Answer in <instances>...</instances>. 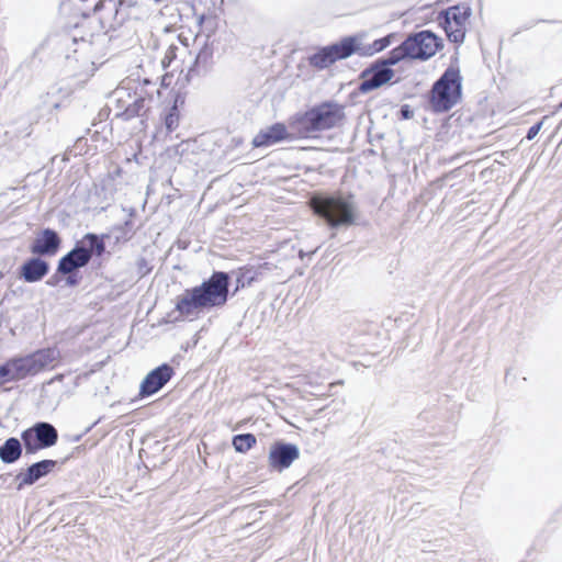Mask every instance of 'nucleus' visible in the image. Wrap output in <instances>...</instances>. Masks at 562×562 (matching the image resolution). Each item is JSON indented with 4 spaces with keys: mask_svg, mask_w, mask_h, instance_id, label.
<instances>
[{
    "mask_svg": "<svg viewBox=\"0 0 562 562\" xmlns=\"http://www.w3.org/2000/svg\"><path fill=\"white\" fill-rule=\"evenodd\" d=\"M228 286V273L215 271L200 285L184 290L177 297L176 311L182 316L193 317L203 310L221 307L227 302Z\"/></svg>",
    "mask_w": 562,
    "mask_h": 562,
    "instance_id": "nucleus-1",
    "label": "nucleus"
},
{
    "mask_svg": "<svg viewBox=\"0 0 562 562\" xmlns=\"http://www.w3.org/2000/svg\"><path fill=\"white\" fill-rule=\"evenodd\" d=\"M345 120V108L336 102H324L308 111L296 114L291 126L302 136L339 126Z\"/></svg>",
    "mask_w": 562,
    "mask_h": 562,
    "instance_id": "nucleus-2",
    "label": "nucleus"
},
{
    "mask_svg": "<svg viewBox=\"0 0 562 562\" xmlns=\"http://www.w3.org/2000/svg\"><path fill=\"white\" fill-rule=\"evenodd\" d=\"M462 77L458 67H448L431 90V106L436 112H447L461 99Z\"/></svg>",
    "mask_w": 562,
    "mask_h": 562,
    "instance_id": "nucleus-3",
    "label": "nucleus"
},
{
    "mask_svg": "<svg viewBox=\"0 0 562 562\" xmlns=\"http://www.w3.org/2000/svg\"><path fill=\"white\" fill-rule=\"evenodd\" d=\"M440 45V40L430 31L415 33L391 50V63L405 58L426 60L437 53Z\"/></svg>",
    "mask_w": 562,
    "mask_h": 562,
    "instance_id": "nucleus-4",
    "label": "nucleus"
},
{
    "mask_svg": "<svg viewBox=\"0 0 562 562\" xmlns=\"http://www.w3.org/2000/svg\"><path fill=\"white\" fill-rule=\"evenodd\" d=\"M311 206L331 227L349 226L355 222L352 203L340 196H315L311 200Z\"/></svg>",
    "mask_w": 562,
    "mask_h": 562,
    "instance_id": "nucleus-5",
    "label": "nucleus"
},
{
    "mask_svg": "<svg viewBox=\"0 0 562 562\" xmlns=\"http://www.w3.org/2000/svg\"><path fill=\"white\" fill-rule=\"evenodd\" d=\"M471 16V8L460 3L439 13L438 20L443 26L448 38L453 43H462L465 37L467 24Z\"/></svg>",
    "mask_w": 562,
    "mask_h": 562,
    "instance_id": "nucleus-6",
    "label": "nucleus"
},
{
    "mask_svg": "<svg viewBox=\"0 0 562 562\" xmlns=\"http://www.w3.org/2000/svg\"><path fill=\"white\" fill-rule=\"evenodd\" d=\"M361 50L356 44L355 37H345L340 42L323 47L310 57V64L316 68L324 69L338 59L351 56Z\"/></svg>",
    "mask_w": 562,
    "mask_h": 562,
    "instance_id": "nucleus-7",
    "label": "nucleus"
},
{
    "mask_svg": "<svg viewBox=\"0 0 562 562\" xmlns=\"http://www.w3.org/2000/svg\"><path fill=\"white\" fill-rule=\"evenodd\" d=\"M26 453L54 446L58 440L57 429L49 423L38 422L21 434Z\"/></svg>",
    "mask_w": 562,
    "mask_h": 562,
    "instance_id": "nucleus-8",
    "label": "nucleus"
},
{
    "mask_svg": "<svg viewBox=\"0 0 562 562\" xmlns=\"http://www.w3.org/2000/svg\"><path fill=\"white\" fill-rule=\"evenodd\" d=\"M396 64L397 63H391L390 53L387 58L379 60L374 63L370 68L364 69L361 72L362 81L359 86V90L362 93H367L387 83L394 76V71L391 69V66Z\"/></svg>",
    "mask_w": 562,
    "mask_h": 562,
    "instance_id": "nucleus-9",
    "label": "nucleus"
},
{
    "mask_svg": "<svg viewBox=\"0 0 562 562\" xmlns=\"http://www.w3.org/2000/svg\"><path fill=\"white\" fill-rule=\"evenodd\" d=\"M38 373L33 353L25 357L12 358L0 366V384L19 381L27 375Z\"/></svg>",
    "mask_w": 562,
    "mask_h": 562,
    "instance_id": "nucleus-10",
    "label": "nucleus"
},
{
    "mask_svg": "<svg viewBox=\"0 0 562 562\" xmlns=\"http://www.w3.org/2000/svg\"><path fill=\"white\" fill-rule=\"evenodd\" d=\"M300 457V450L296 445L283 441H277L270 447L269 465L278 471H283Z\"/></svg>",
    "mask_w": 562,
    "mask_h": 562,
    "instance_id": "nucleus-11",
    "label": "nucleus"
},
{
    "mask_svg": "<svg viewBox=\"0 0 562 562\" xmlns=\"http://www.w3.org/2000/svg\"><path fill=\"white\" fill-rule=\"evenodd\" d=\"M175 370L171 366L162 363L156 369L151 370L140 383V396H150L161 390L172 378Z\"/></svg>",
    "mask_w": 562,
    "mask_h": 562,
    "instance_id": "nucleus-12",
    "label": "nucleus"
},
{
    "mask_svg": "<svg viewBox=\"0 0 562 562\" xmlns=\"http://www.w3.org/2000/svg\"><path fill=\"white\" fill-rule=\"evenodd\" d=\"M89 261L90 254L86 250V246H82L79 241L74 249L59 259L57 271L61 274H70L87 266Z\"/></svg>",
    "mask_w": 562,
    "mask_h": 562,
    "instance_id": "nucleus-13",
    "label": "nucleus"
},
{
    "mask_svg": "<svg viewBox=\"0 0 562 562\" xmlns=\"http://www.w3.org/2000/svg\"><path fill=\"white\" fill-rule=\"evenodd\" d=\"M56 465V461L54 460H42L40 462L33 463L25 471L20 472L15 476V481L18 482L16 488L20 491L25 485H32L37 482L43 476L47 475L53 468Z\"/></svg>",
    "mask_w": 562,
    "mask_h": 562,
    "instance_id": "nucleus-14",
    "label": "nucleus"
},
{
    "mask_svg": "<svg viewBox=\"0 0 562 562\" xmlns=\"http://www.w3.org/2000/svg\"><path fill=\"white\" fill-rule=\"evenodd\" d=\"M61 240L55 231L45 228L41 235L34 239L31 251L40 256H53L57 252Z\"/></svg>",
    "mask_w": 562,
    "mask_h": 562,
    "instance_id": "nucleus-15",
    "label": "nucleus"
},
{
    "mask_svg": "<svg viewBox=\"0 0 562 562\" xmlns=\"http://www.w3.org/2000/svg\"><path fill=\"white\" fill-rule=\"evenodd\" d=\"M288 136L286 127L284 124L276 123L268 128L260 131L252 139L255 147H263L276 144L285 139Z\"/></svg>",
    "mask_w": 562,
    "mask_h": 562,
    "instance_id": "nucleus-16",
    "label": "nucleus"
},
{
    "mask_svg": "<svg viewBox=\"0 0 562 562\" xmlns=\"http://www.w3.org/2000/svg\"><path fill=\"white\" fill-rule=\"evenodd\" d=\"M48 263L41 258H31L21 267V276L26 282H37L48 272Z\"/></svg>",
    "mask_w": 562,
    "mask_h": 562,
    "instance_id": "nucleus-17",
    "label": "nucleus"
},
{
    "mask_svg": "<svg viewBox=\"0 0 562 562\" xmlns=\"http://www.w3.org/2000/svg\"><path fill=\"white\" fill-rule=\"evenodd\" d=\"M22 454V443L18 438L11 437L0 446V460L3 463H13Z\"/></svg>",
    "mask_w": 562,
    "mask_h": 562,
    "instance_id": "nucleus-18",
    "label": "nucleus"
},
{
    "mask_svg": "<svg viewBox=\"0 0 562 562\" xmlns=\"http://www.w3.org/2000/svg\"><path fill=\"white\" fill-rule=\"evenodd\" d=\"M38 372L54 368L60 357L57 348H44L33 352Z\"/></svg>",
    "mask_w": 562,
    "mask_h": 562,
    "instance_id": "nucleus-19",
    "label": "nucleus"
},
{
    "mask_svg": "<svg viewBox=\"0 0 562 562\" xmlns=\"http://www.w3.org/2000/svg\"><path fill=\"white\" fill-rule=\"evenodd\" d=\"M127 104L124 108V112H116V116L122 117L124 120H131L135 116H140L146 112V99L133 94L131 99L126 100Z\"/></svg>",
    "mask_w": 562,
    "mask_h": 562,
    "instance_id": "nucleus-20",
    "label": "nucleus"
},
{
    "mask_svg": "<svg viewBox=\"0 0 562 562\" xmlns=\"http://www.w3.org/2000/svg\"><path fill=\"white\" fill-rule=\"evenodd\" d=\"M103 237H99L95 234L88 233L83 236L80 244L86 246V250L90 254V258L92 255L101 256L105 251V244Z\"/></svg>",
    "mask_w": 562,
    "mask_h": 562,
    "instance_id": "nucleus-21",
    "label": "nucleus"
},
{
    "mask_svg": "<svg viewBox=\"0 0 562 562\" xmlns=\"http://www.w3.org/2000/svg\"><path fill=\"white\" fill-rule=\"evenodd\" d=\"M198 148L195 140H182L178 145L173 147V153L176 156L179 157L180 161H193V159L190 157V155L195 153V149Z\"/></svg>",
    "mask_w": 562,
    "mask_h": 562,
    "instance_id": "nucleus-22",
    "label": "nucleus"
},
{
    "mask_svg": "<svg viewBox=\"0 0 562 562\" xmlns=\"http://www.w3.org/2000/svg\"><path fill=\"white\" fill-rule=\"evenodd\" d=\"M256 443V437L252 434H240L233 438V446L237 452H246Z\"/></svg>",
    "mask_w": 562,
    "mask_h": 562,
    "instance_id": "nucleus-23",
    "label": "nucleus"
},
{
    "mask_svg": "<svg viewBox=\"0 0 562 562\" xmlns=\"http://www.w3.org/2000/svg\"><path fill=\"white\" fill-rule=\"evenodd\" d=\"M116 112H124V108L127 104L128 99L132 98V93L125 88H117L114 93Z\"/></svg>",
    "mask_w": 562,
    "mask_h": 562,
    "instance_id": "nucleus-24",
    "label": "nucleus"
},
{
    "mask_svg": "<svg viewBox=\"0 0 562 562\" xmlns=\"http://www.w3.org/2000/svg\"><path fill=\"white\" fill-rule=\"evenodd\" d=\"M391 45V36H385L379 40H375L368 49L363 50L362 54L372 55L379 52H382L386 47Z\"/></svg>",
    "mask_w": 562,
    "mask_h": 562,
    "instance_id": "nucleus-25",
    "label": "nucleus"
},
{
    "mask_svg": "<svg viewBox=\"0 0 562 562\" xmlns=\"http://www.w3.org/2000/svg\"><path fill=\"white\" fill-rule=\"evenodd\" d=\"M179 124V113L177 106H172L165 117V125L168 132H172Z\"/></svg>",
    "mask_w": 562,
    "mask_h": 562,
    "instance_id": "nucleus-26",
    "label": "nucleus"
},
{
    "mask_svg": "<svg viewBox=\"0 0 562 562\" xmlns=\"http://www.w3.org/2000/svg\"><path fill=\"white\" fill-rule=\"evenodd\" d=\"M137 265V268H138V272L139 274L143 277L145 274H147L149 272V268H148V263H147V260L145 258H139L136 262Z\"/></svg>",
    "mask_w": 562,
    "mask_h": 562,
    "instance_id": "nucleus-27",
    "label": "nucleus"
},
{
    "mask_svg": "<svg viewBox=\"0 0 562 562\" xmlns=\"http://www.w3.org/2000/svg\"><path fill=\"white\" fill-rule=\"evenodd\" d=\"M541 126H542V122H539V123H537V124L532 125V126L528 130V132H527V136H526V137H527L529 140L533 139V138L538 135V133L540 132Z\"/></svg>",
    "mask_w": 562,
    "mask_h": 562,
    "instance_id": "nucleus-28",
    "label": "nucleus"
},
{
    "mask_svg": "<svg viewBox=\"0 0 562 562\" xmlns=\"http://www.w3.org/2000/svg\"><path fill=\"white\" fill-rule=\"evenodd\" d=\"M173 57H175V48L169 47L168 50L166 52L164 59H162V65L165 67L168 66Z\"/></svg>",
    "mask_w": 562,
    "mask_h": 562,
    "instance_id": "nucleus-29",
    "label": "nucleus"
},
{
    "mask_svg": "<svg viewBox=\"0 0 562 562\" xmlns=\"http://www.w3.org/2000/svg\"><path fill=\"white\" fill-rule=\"evenodd\" d=\"M401 113H402V116L404 119H409L411 117V110L408 109V105H404L402 109H401Z\"/></svg>",
    "mask_w": 562,
    "mask_h": 562,
    "instance_id": "nucleus-30",
    "label": "nucleus"
},
{
    "mask_svg": "<svg viewBox=\"0 0 562 562\" xmlns=\"http://www.w3.org/2000/svg\"><path fill=\"white\" fill-rule=\"evenodd\" d=\"M67 283H68L69 285H75V284H77V280H76L74 277L69 276V277L67 278Z\"/></svg>",
    "mask_w": 562,
    "mask_h": 562,
    "instance_id": "nucleus-31",
    "label": "nucleus"
},
{
    "mask_svg": "<svg viewBox=\"0 0 562 562\" xmlns=\"http://www.w3.org/2000/svg\"><path fill=\"white\" fill-rule=\"evenodd\" d=\"M299 256L301 259H303L306 256V254L303 250H300Z\"/></svg>",
    "mask_w": 562,
    "mask_h": 562,
    "instance_id": "nucleus-32",
    "label": "nucleus"
},
{
    "mask_svg": "<svg viewBox=\"0 0 562 562\" xmlns=\"http://www.w3.org/2000/svg\"><path fill=\"white\" fill-rule=\"evenodd\" d=\"M55 283H56V282H55L54 280H52V279H49V280L47 281V284H49V285H55Z\"/></svg>",
    "mask_w": 562,
    "mask_h": 562,
    "instance_id": "nucleus-33",
    "label": "nucleus"
},
{
    "mask_svg": "<svg viewBox=\"0 0 562 562\" xmlns=\"http://www.w3.org/2000/svg\"><path fill=\"white\" fill-rule=\"evenodd\" d=\"M336 384H342V381H339V382H336V383H330V387L335 386Z\"/></svg>",
    "mask_w": 562,
    "mask_h": 562,
    "instance_id": "nucleus-34",
    "label": "nucleus"
}]
</instances>
